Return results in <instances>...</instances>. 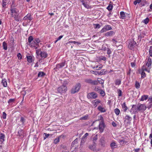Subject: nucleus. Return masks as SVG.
Segmentation results:
<instances>
[{"instance_id":"nucleus-9","label":"nucleus","mask_w":152,"mask_h":152,"mask_svg":"<svg viewBox=\"0 0 152 152\" xmlns=\"http://www.w3.org/2000/svg\"><path fill=\"white\" fill-rule=\"evenodd\" d=\"M85 81L87 83H89L92 85H97V81H95V80H93L90 78L85 79Z\"/></svg>"},{"instance_id":"nucleus-64","label":"nucleus","mask_w":152,"mask_h":152,"mask_svg":"<svg viewBox=\"0 0 152 152\" xmlns=\"http://www.w3.org/2000/svg\"><path fill=\"white\" fill-rule=\"evenodd\" d=\"M149 54L150 56L152 57V49L149 50Z\"/></svg>"},{"instance_id":"nucleus-6","label":"nucleus","mask_w":152,"mask_h":152,"mask_svg":"<svg viewBox=\"0 0 152 152\" xmlns=\"http://www.w3.org/2000/svg\"><path fill=\"white\" fill-rule=\"evenodd\" d=\"M145 71L148 72H149L150 71V70L149 69H148L144 65L142 67V72L141 73V77L142 78H144L145 77H146V74L145 73L144 71Z\"/></svg>"},{"instance_id":"nucleus-17","label":"nucleus","mask_w":152,"mask_h":152,"mask_svg":"<svg viewBox=\"0 0 152 152\" xmlns=\"http://www.w3.org/2000/svg\"><path fill=\"white\" fill-rule=\"evenodd\" d=\"M98 110L100 112L102 113H104L106 112V110L104 107L103 106V105H99L98 108Z\"/></svg>"},{"instance_id":"nucleus-25","label":"nucleus","mask_w":152,"mask_h":152,"mask_svg":"<svg viewBox=\"0 0 152 152\" xmlns=\"http://www.w3.org/2000/svg\"><path fill=\"white\" fill-rule=\"evenodd\" d=\"M71 43H73L74 44H77L78 45H79L81 44V42H76L75 41H69L66 43V44L68 45H70Z\"/></svg>"},{"instance_id":"nucleus-36","label":"nucleus","mask_w":152,"mask_h":152,"mask_svg":"<svg viewBox=\"0 0 152 152\" xmlns=\"http://www.w3.org/2000/svg\"><path fill=\"white\" fill-rule=\"evenodd\" d=\"M3 49L5 50H6L7 49V45L6 43L4 42L3 43V45H2Z\"/></svg>"},{"instance_id":"nucleus-13","label":"nucleus","mask_w":152,"mask_h":152,"mask_svg":"<svg viewBox=\"0 0 152 152\" xmlns=\"http://www.w3.org/2000/svg\"><path fill=\"white\" fill-rule=\"evenodd\" d=\"M101 102V101L99 99H96L94 100L92 102L94 107H96Z\"/></svg>"},{"instance_id":"nucleus-44","label":"nucleus","mask_w":152,"mask_h":152,"mask_svg":"<svg viewBox=\"0 0 152 152\" xmlns=\"http://www.w3.org/2000/svg\"><path fill=\"white\" fill-rule=\"evenodd\" d=\"M121 83V80L119 79H117L115 82V84L116 85H119Z\"/></svg>"},{"instance_id":"nucleus-11","label":"nucleus","mask_w":152,"mask_h":152,"mask_svg":"<svg viewBox=\"0 0 152 152\" xmlns=\"http://www.w3.org/2000/svg\"><path fill=\"white\" fill-rule=\"evenodd\" d=\"M129 141V139H127L123 137L122 138V139H119L118 140L119 142L121 145L126 144Z\"/></svg>"},{"instance_id":"nucleus-45","label":"nucleus","mask_w":152,"mask_h":152,"mask_svg":"<svg viewBox=\"0 0 152 152\" xmlns=\"http://www.w3.org/2000/svg\"><path fill=\"white\" fill-rule=\"evenodd\" d=\"M78 142V139L77 138L75 139L72 142V146H74V145H75L76 144H77Z\"/></svg>"},{"instance_id":"nucleus-18","label":"nucleus","mask_w":152,"mask_h":152,"mask_svg":"<svg viewBox=\"0 0 152 152\" xmlns=\"http://www.w3.org/2000/svg\"><path fill=\"white\" fill-rule=\"evenodd\" d=\"M33 40V38L31 36H30L28 39V41L29 43L28 45L30 46H32L33 45V44H32L33 42H34Z\"/></svg>"},{"instance_id":"nucleus-22","label":"nucleus","mask_w":152,"mask_h":152,"mask_svg":"<svg viewBox=\"0 0 152 152\" xmlns=\"http://www.w3.org/2000/svg\"><path fill=\"white\" fill-rule=\"evenodd\" d=\"M148 98V96L147 95H143L142 96L140 101H143L146 100Z\"/></svg>"},{"instance_id":"nucleus-60","label":"nucleus","mask_w":152,"mask_h":152,"mask_svg":"<svg viewBox=\"0 0 152 152\" xmlns=\"http://www.w3.org/2000/svg\"><path fill=\"white\" fill-rule=\"evenodd\" d=\"M45 134V137H44V139H46V138H47L49 136V135H50V134H47V133H45L44 134Z\"/></svg>"},{"instance_id":"nucleus-7","label":"nucleus","mask_w":152,"mask_h":152,"mask_svg":"<svg viewBox=\"0 0 152 152\" xmlns=\"http://www.w3.org/2000/svg\"><path fill=\"white\" fill-rule=\"evenodd\" d=\"M87 97L88 99H95L97 97V95L96 93L92 92L88 94Z\"/></svg>"},{"instance_id":"nucleus-39","label":"nucleus","mask_w":152,"mask_h":152,"mask_svg":"<svg viewBox=\"0 0 152 152\" xmlns=\"http://www.w3.org/2000/svg\"><path fill=\"white\" fill-rule=\"evenodd\" d=\"M60 137V136L56 138L54 140V143L56 144L59 141V138Z\"/></svg>"},{"instance_id":"nucleus-12","label":"nucleus","mask_w":152,"mask_h":152,"mask_svg":"<svg viewBox=\"0 0 152 152\" xmlns=\"http://www.w3.org/2000/svg\"><path fill=\"white\" fill-rule=\"evenodd\" d=\"M104 128V124L103 122H101L99 124V129L100 133L103 132Z\"/></svg>"},{"instance_id":"nucleus-8","label":"nucleus","mask_w":152,"mask_h":152,"mask_svg":"<svg viewBox=\"0 0 152 152\" xmlns=\"http://www.w3.org/2000/svg\"><path fill=\"white\" fill-rule=\"evenodd\" d=\"M137 109V106L136 105H133L132 106V108L130 110V112L132 114H136L139 111Z\"/></svg>"},{"instance_id":"nucleus-30","label":"nucleus","mask_w":152,"mask_h":152,"mask_svg":"<svg viewBox=\"0 0 152 152\" xmlns=\"http://www.w3.org/2000/svg\"><path fill=\"white\" fill-rule=\"evenodd\" d=\"M122 108L124 111H126L128 109L127 107H126V104L125 103H124L122 104Z\"/></svg>"},{"instance_id":"nucleus-2","label":"nucleus","mask_w":152,"mask_h":152,"mask_svg":"<svg viewBox=\"0 0 152 152\" xmlns=\"http://www.w3.org/2000/svg\"><path fill=\"white\" fill-rule=\"evenodd\" d=\"M80 83H78L74 86L71 90V93L72 94H75L78 92L80 88Z\"/></svg>"},{"instance_id":"nucleus-40","label":"nucleus","mask_w":152,"mask_h":152,"mask_svg":"<svg viewBox=\"0 0 152 152\" xmlns=\"http://www.w3.org/2000/svg\"><path fill=\"white\" fill-rule=\"evenodd\" d=\"M104 27L106 28L107 31L112 29L111 27L109 25H106Z\"/></svg>"},{"instance_id":"nucleus-19","label":"nucleus","mask_w":152,"mask_h":152,"mask_svg":"<svg viewBox=\"0 0 152 152\" xmlns=\"http://www.w3.org/2000/svg\"><path fill=\"white\" fill-rule=\"evenodd\" d=\"M65 64V62H62L60 64H58L56 66V68L57 69H59L62 68L64 66Z\"/></svg>"},{"instance_id":"nucleus-53","label":"nucleus","mask_w":152,"mask_h":152,"mask_svg":"<svg viewBox=\"0 0 152 152\" xmlns=\"http://www.w3.org/2000/svg\"><path fill=\"white\" fill-rule=\"evenodd\" d=\"M141 0H136L134 2V4L135 5H136L137 3H139L140 2Z\"/></svg>"},{"instance_id":"nucleus-20","label":"nucleus","mask_w":152,"mask_h":152,"mask_svg":"<svg viewBox=\"0 0 152 152\" xmlns=\"http://www.w3.org/2000/svg\"><path fill=\"white\" fill-rule=\"evenodd\" d=\"M114 34V32L113 31H111L106 33L105 34V35L107 37H109L110 36H112Z\"/></svg>"},{"instance_id":"nucleus-57","label":"nucleus","mask_w":152,"mask_h":152,"mask_svg":"<svg viewBox=\"0 0 152 152\" xmlns=\"http://www.w3.org/2000/svg\"><path fill=\"white\" fill-rule=\"evenodd\" d=\"M111 53V50L109 48H107V54L108 55H110Z\"/></svg>"},{"instance_id":"nucleus-10","label":"nucleus","mask_w":152,"mask_h":152,"mask_svg":"<svg viewBox=\"0 0 152 152\" xmlns=\"http://www.w3.org/2000/svg\"><path fill=\"white\" fill-rule=\"evenodd\" d=\"M136 43L134 40L130 41L128 45V48L131 50H132L136 45Z\"/></svg>"},{"instance_id":"nucleus-14","label":"nucleus","mask_w":152,"mask_h":152,"mask_svg":"<svg viewBox=\"0 0 152 152\" xmlns=\"http://www.w3.org/2000/svg\"><path fill=\"white\" fill-rule=\"evenodd\" d=\"M32 18L31 17V15L30 14H28L24 17L23 20H29V22L32 20Z\"/></svg>"},{"instance_id":"nucleus-16","label":"nucleus","mask_w":152,"mask_h":152,"mask_svg":"<svg viewBox=\"0 0 152 152\" xmlns=\"http://www.w3.org/2000/svg\"><path fill=\"white\" fill-rule=\"evenodd\" d=\"M88 133H86L82 137L81 141V144L82 145L84 144V143L86 141L87 137V136L88 135Z\"/></svg>"},{"instance_id":"nucleus-27","label":"nucleus","mask_w":152,"mask_h":152,"mask_svg":"<svg viewBox=\"0 0 152 152\" xmlns=\"http://www.w3.org/2000/svg\"><path fill=\"white\" fill-rule=\"evenodd\" d=\"M88 115H86L85 116L80 118V120H87L88 119Z\"/></svg>"},{"instance_id":"nucleus-32","label":"nucleus","mask_w":152,"mask_h":152,"mask_svg":"<svg viewBox=\"0 0 152 152\" xmlns=\"http://www.w3.org/2000/svg\"><path fill=\"white\" fill-rule=\"evenodd\" d=\"M89 148L90 149L94 151H95L96 150V146L94 145H90L89 146Z\"/></svg>"},{"instance_id":"nucleus-56","label":"nucleus","mask_w":152,"mask_h":152,"mask_svg":"<svg viewBox=\"0 0 152 152\" xmlns=\"http://www.w3.org/2000/svg\"><path fill=\"white\" fill-rule=\"evenodd\" d=\"M104 69H103L101 70L100 72V74L101 75H103L104 74H105V72L104 71Z\"/></svg>"},{"instance_id":"nucleus-21","label":"nucleus","mask_w":152,"mask_h":152,"mask_svg":"<svg viewBox=\"0 0 152 152\" xmlns=\"http://www.w3.org/2000/svg\"><path fill=\"white\" fill-rule=\"evenodd\" d=\"M40 56L42 58H44L47 57L48 54L45 52L41 51Z\"/></svg>"},{"instance_id":"nucleus-58","label":"nucleus","mask_w":152,"mask_h":152,"mask_svg":"<svg viewBox=\"0 0 152 152\" xmlns=\"http://www.w3.org/2000/svg\"><path fill=\"white\" fill-rule=\"evenodd\" d=\"M148 101L149 102V104H152V97H150L148 99Z\"/></svg>"},{"instance_id":"nucleus-4","label":"nucleus","mask_w":152,"mask_h":152,"mask_svg":"<svg viewBox=\"0 0 152 152\" xmlns=\"http://www.w3.org/2000/svg\"><path fill=\"white\" fill-rule=\"evenodd\" d=\"M146 65L144 66H145L146 67L147 66V68L148 69H149L150 70L151 69V66L152 63L151 59L149 57L147 58L146 59Z\"/></svg>"},{"instance_id":"nucleus-31","label":"nucleus","mask_w":152,"mask_h":152,"mask_svg":"<svg viewBox=\"0 0 152 152\" xmlns=\"http://www.w3.org/2000/svg\"><path fill=\"white\" fill-rule=\"evenodd\" d=\"M102 66L101 65H95L93 67L94 68L96 69L99 70L102 69Z\"/></svg>"},{"instance_id":"nucleus-1","label":"nucleus","mask_w":152,"mask_h":152,"mask_svg":"<svg viewBox=\"0 0 152 152\" xmlns=\"http://www.w3.org/2000/svg\"><path fill=\"white\" fill-rule=\"evenodd\" d=\"M10 11L12 17H14V19L16 21H19L20 19V17L19 16V10L16 8L11 6Z\"/></svg>"},{"instance_id":"nucleus-34","label":"nucleus","mask_w":152,"mask_h":152,"mask_svg":"<svg viewBox=\"0 0 152 152\" xmlns=\"http://www.w3.org/2000/svg\"><path fill=\"white\" fill-rule=\"evenodd\" d=\"M95 81H97V85L98 83H99L101 84H103L104 83L103 80L100 78H98L97 80H95Z\"/></svg>"},{"instance_id":"nucleus-54","label":"nucleus","mask_w":152,"mask_h":152,"mask_svg":"<svg viewBox=\"0 0 152 152\" xmlns=\"http://www.w3.org/2000/svg\"><path fill=\"white\" fill-rule=\"evenodd\" d=\"M107 31L104 27H103L100 31V33H102L106 31Z\"/></svg>"},{"instance_id":"nucleus-47","label":"nucleus","mask_w":152,"mask_h":152,"mask_svg":"<svg viewBox=\"0 0 152 152\" xmlns=\"http://www.w3.org/2000/svg\"><path fill=\"white\" fill-rule=\"evenodd\" d=\"M15 101V99H10L8 101V103L9 104H12L13 102Z\"/></svg>"},{"instance_id":"nucleus-59","label":"nucleus","mask_w":152,"mask_h":152,"mask_svg":"<svg viewBox=\"0 0 152 152\" xmlns=\"http://www.w3.org/2000/svg\"><path fill=\"white\" fill-rule=\"evenodd\" d=\"M7 115L5 112H3V118L4 119H5L6 118Z\"/></svg>"},{"instance_id":"nucleus-38","label":"nucleus","mask_w":152,"mask_h":152,"mask_svg":"<svg viewBox=\"0 0 152 152\" xmlns=\"http://www.w3.org/2000/svg\"><path fill=\"white\" fill-rule=\"evenodd\" d=\"M34 40V43L36 45H38V44L40 42V40L39 38H36Z\"/></svg>"},{"instance_id":"nucleus-28","label":"nucleus","mask_w":152,"mask_h":152,"mask_svg":"<svg viewBox=\"0 0 152 152\" xmlns=\"http://www.w3.org/2000/svg\"><path fill=\"white\" fill-rule=\"evenodd\" d=\"M2 83L3 86L4 87H6L7 86V83L6 80H2Z\"/></svg>"},{"instance_id":"nucleus-5","label":"nucleus","mask_w":152,"mask_h":152,"mask_svg":"<svg viewBox=\"0 0 152 152\" xmlns=\"http://www.w3.org/2000/svg\"><path fill=\"white\" fill-rule=\"evenodd\" d=\"M138 111L143 112L146 109L147 107L145 104H139L137 105Z\"/></svg>"},{"instance_id":"nucleus-3","label":"nucleus","mask_w":152,"mask_h":152,"mask_svg":"<svg viewBox=\"0 0 152 152\" xmlns=\"http://www.w3.org/2000/svg\"><path fill=\"white\" fill-rule=\"evenodd\" d=\"M57 91L58 93H63L65 92L67 90L66 87L64 85H62L57 88Z\"/></svg>"},{"instance_id":"nucleus-26","label":"nucleus","mask_w":152,"mask_h":152,"mask_svg":"<svg viewBox=\"0 0 152 152\" xmlns=\"http://www.w3.org/2000/svg\"><path fill=\"white\" fill-rule=\"evenodd\" d=\"M5 138L4 135L2 133L0 134V141L1 142H3L4 141Z\"/></svg>"},{"instance_id":"nucleus-33","label":"nucleus","mask_w":152,"mask_h":152,"mask_svg":"<svg viewBox=\"0 0 152 152\" xmlns=\"http://www.w3.org/2000/svg\"><path fill=\"white\" fill-rule=\"evenodd\" d=\"M120 14L121 18L123 19L125 18L126 16L124 12H120Z\"/></svg>"},{"instance_id":"nucleus-15","label":"nucleus","mask_w":152,"mask_h":152,"mask_svg":"<svg viewBox=\"0 0 152 152\" xmlns=\"http://www.w3.org/2000/svg\"><path fill=\"white\" fill-rule=\"evenodd\" d=\"M24 132L22 130H20L18 132V136L19 138L21 139H23L24 136Z\"/></svg>"},{"instance_id":"nucleus-61","label":"nucleus","mask_w":152,"mask_h":152,"mask_svg":"<svg viewBox=\"0 0 152 152\" xmlns=\"http://www.w3.org/2000/svg\"><path fill=\"white\" fill-rule=\"evenodd\" d=\"M131 118V117L128 115H126L125 117V119L127 120H130Z\"/></svg>"},{"instance_id":"nucleus-52","label":"nucleus","mask_w":152,"mask_h":152,"mask_svg":"<svg viewBox=\"0 0 152 152\" xmlns=\"http://www.w3.org/2000/svg\"><path fill=\"white\" fill-rule=\"evenodd\" d=\"M113 6L112 4H109L107 8L108 10H110L112 9Z\"/></svg>"},{"instance_id":"nucleus-43","label":"nucleus","mask_w":152,"mask_h":152,"mask_svg":"<svg viewBox=\"0 0 152 152\" xmlns=\"http://www.w3.org/2000/svg\"><path fill=\"white\" fill-rule=\"evenodd\" d=\"M114 112L115 114L117 115H118L120 113V111L118 108H116L115 109Z\"/></svg>"},{"instance_id":"nucleus-63","label":"nucleus","mask_w":152,"mask_h":152,"mask_svg":"<svg viewBox=\"0 0 152 152\" xmlns=\"http://www.w3.org/2000/svg\"><path fill=\"white\" fill-rule=\"evenodd\" d=\"M17 56L19 59H21L22 57L21 54L20 53H19L18 54Z\"/></svg>"},{"instance_id":"nucleus-42","label":"nucleus","mask_w":152,"mask_h":152,"mask_svg":"<svg viewBox=\"0 0 152 152\" xmlns=\"http://www.w3.org/2000/svg\"><path fill=\"white\" fill-rule=\"evenodd\" d=\"M135 87L136 88L138 89L140 88V85L139 83L136 81L135 84Z\"/></svg>"},{"instance_id":"nucleus-24","label":"nucleus","mask_w":152,"mask_h":152,"mask_svg":"<svg viewBox=\"0 0 152 152\" xmlns=\"http://www.w3.org/2000/svg\"><path fill=\"white\" fill-rule=\"evenodd\" d=\"M105 139L104 137H102L101 139L99 140V142L101 145H103L105 143Z\"/></svg>"},{"instance_id":"nucleus-51","label":"nucleus","mask_w":152,"mask_h":152,"mask_svg":"<svg viewBox=\"0 0 152 152\" xmlns=\"http://www.w3.org/2000/svg\"><path fill=\"white\" fill-rule=\"evenodd\" d=\"M149 21V19L148 18H147L143 20V22L145 23V24H147Z\"/></svg>"},{"instance_id":"nucleus-23","label":"nucleus","mask_w":152,"mask_h":152,"mask_svg":"<svg viewBox=\"0 0 152 152\" xmlns=\"http://www.w3.org/2000/svg\"><path fill=\"white\" fill-rule=\"evenodd\" d=\"M110 145L112 149H114L115 148H116L118 147L117 144L114 142L111 143Z\"/></svg>"},{"instance_id":"nucleus-48","label":"nucleus","mask_w":152,"mask_h":152,"mask_svg":"<svg viewBox=\"0 0 152 152\" xmlns=\"http://www.w3.org/2000/svg\"><path fill=\"white\" fill-rule=\"evenodd\" d=\"M99 93H100V94L102 96H104L105 95V93L102 90H99Z\"/></svg>"},{"instance_id":"nucleus-62","label":"nucleus","mask_w":152,"mask_h":152,"mask_svg":"<svg viewBox=\"0 0 152 152\" xmlns=\"http://www.w3.org/2000/svg\"><path fill=\"white\" fill-rule=\"evenodd\" d=\"M95 90L96 91H98L99 92V90H100L99 89V88L97 87H95Z\"/></svg>"},{"instance_id":"nucleus-37","label":"nucleus","mask_w":152,"mask_h":152,"mask_svg":"<svg viewBox=\"0 0 152 152\" xmlns=\"http://www.w3.org/2000/svg\"><path fill=\"white\" fill-rule=\"evenodd\" d=\"M98 139V135L96 134L93 138V141L94 143H95Z\"/></svg>"},{"instance_id":"nucleus-46","label":"nucleus","mask_w":152,"mask_h":152,"mask_svg":"<svg viewBox=\"0 0 152 152\" xmlns=\"http://www.w3.org/2000/svg\"><path fill=\"white\" fill-rule=\"evenodd\" d=\"M99 58L100 60H103L105 61L106 60V57L104 56H100L99 57Z\"/></svg>"},{"instance_id":"nucleus-29","label":"nucleus","mask_w":152,"mask_h":152,"mask_svg":"<svg viewBox=\"0 0 152 152\" xmlns=\"http://www.w3.org/2000/svg\"><path fill=\"white\" fill-rule=\"evenodd\" d=\"M27 60L30 63L32 61V56H27Z\"/></svg>"},{"instance_id":"nucleus-49","label":"nucleus","mask_w":152,"mask_h":152,"mask_svg":"<svg viewBox=\"0 0 152 152\" xmlns=\"http://www.w3.org/2000/svg\"><path fill=\"white\" fill-rule=\"evenodd\" d=\"M95 28H99L100 27V26L98 23L94 24Z\"/></svg>"},{"instance_id":"nucleus-50","label":"nucleus","mask_w":152,"mask_h":152,"mask_svg":"<svg viewBox=\"0 0 152 152\" xmlns=\"http://www.w3.org/2000/svg\"><path fill=\"white\" fill-rule=\"evenodd\" d=\"M117 93L118 94V96H122V91L120 89H118L117 90Z\"/></svg>"},{"instance_id":"nucleus-35","label":"nucleus","mask_w":152,"mask_h":152,"mask_svg":"<svg viewBox=\"0 0 152 152\" xmlns=\"http://www.w3.org/2000/svg\"><path fill=\"white\" fill-rule=\"evenodd\" d=\"M45 75V73L43 72H40L38 74V77H43Z\"/></svg>"},{"instance_id":"nucleus-55","label":"nucleus","mask_w":152,"mask_h":152,"mask_svg":"<svg viewBox=\"0 0 152 152\" xmlns=\"http://www.w3.org/2000/svg\"><path fill=\"white\" fill-rule=\"evenodd\" d=\"M7 2V1H3L2 3V6L3 7H5L6 6Z\"/></svg>"},{"instance_id":"nucleus-41","label":"nucleus","mask_w":152,"mask_h":152,"mask_svg":"<svg viewBox=\"0 0 152 152\" xmlns=\"http://www.w3.org/2000/svg\"><path fill=\"white\" fill-rule=\"evenodd\" d=\"M83 5L85 7L87 8V9H88L90 8V6L86 2H85L84 3H83Z\"/></svg>"}]
</instances>
